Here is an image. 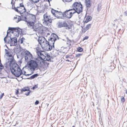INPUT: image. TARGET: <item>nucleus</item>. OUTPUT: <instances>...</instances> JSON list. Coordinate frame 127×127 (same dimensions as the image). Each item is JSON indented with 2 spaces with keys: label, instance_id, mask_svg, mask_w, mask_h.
Masks as SVG:
<instances>
[{
  "label": "nucleus",
  "instance_id": "nucleus-1",
  "mask_svg": "<svg viewBox=\"0 0 127 127\" xmlns=\"http://www.w3.org/2000/svg\"><path fill=\"white\" fill-rule=\"evenodd\" d=\"M8 56L12 58L9 59V61L6 63L5 66V71L7 73L11 71L15 76L19 77L22 74L21 70L15 61L12 55L10 54L8 55Z\"/></svg>",
  "mask_w": 127,
  "mask_h": 127
},
{
  "label": "nucleus",
  "instance_id": "nucleus-2",
  "mask_svg": "<svg viewBox=\"0 0 127 127\" xmlns=\"http://www.w3.org/2000/svg\"><path fill=\"white\" fill-rule=\"evenodd\" d=\"M50 60V56L44 53V55L42 54L37 57V62L40 63V65L42 66V68L44 69H46L48 67V64L46 62V61H48Z\"/></svg>",
  "mask_w": 127,
  "mask_h": 127
},
{
  "label": "nucleus",
  "instance_id": "nucleus-3",
  "mask_svg": "<svg viewBox=\"0 0 127 127\" xmlns=\"http://www.w3.org/2000/svg\"><path fill=\"white\" fill-rule=\"evenodd\" d=\"M39 44L41 47L44 50L49 51L51 50L52 47L49 44L45 38L43 36H40L39 37L38 40Z\"/></svg>",
  "mask_w": 127,
  "mask_h": 127
},
{
  "label": "nucleus",
  "instance_id": "nucleus-4",
  "mask_svg": "<svg viewBox=\"0 0 127 127\" xmlns=\"http://www.w3.org/2000/svg\"><path fill=\"white\" fill-rule=\"evenodd\" d=\"M57 25L59 28L65 27L66 29L69 30L71 29L73 25L72 22L70 20L66 21H60L58 23Z\"/></svg>",
  "mask_w": 127,
  "mask_h": 127
},
{
  "label": "nucleus",
  "instance_id": "nucleus-5",
  "mask_svg": "<svg viewBox=\"0 0 127 127\" xmlns=\"http://www.w3.org/2000/svg\"><path fill=\"white\" fill-rule=\"evenodd\" d=\"M21 18L25 21L36 22V17L35 15L31 14L28 12H26L24 15L22 16Z\"/></svg>",
  "mask_w": 127,
  "mask_h": 127
},
{
  "label": "nucleus",
  "instance_id": "nucleus-6",
  "mask_svg": "<svg viewBox=\"0 0 127 127\" xmlns=\"http://www.w3.org/2000/svg\"><path fill=\"white\" fill-rule=\"evenodd\" d=\"M72 10H74L75 13L79 14L82 11L83 7L80 2H75L72 5Z\"/></svg>",
  "mask_w": 127,
  "mask_h": 127
},
{
  "label": "nucleus",
  "instance_id": "nucleus-7",
  "mask_svg": "<svg viewBox=\"0 0 127 127\" xmlns=\"http://www.w3.org/2000/svg\"><path fill=\"white\" fill-rule=\"evenodd\" d=\"M37 57L35 61L31 60L28 62L27 64L28 67L32 70H34L35 68H37L38 65L42 68V66L40 64V63H38L37 62Z\"/></svg>",
  "mask_w": 127,
  "mask_h": 127
},
{
  "label": "nucleus",
  "instance_id": "nucleus-8",
  "mask_svg": "<svg viewBox=\"0 0 127 127\" xmlns=\"http://www.w3.org/2000/svg\"><path fill=\"white\" fill-rule=\"evenodd\" d=\"M74 11L72 9H69L64 12L63 13V17L68 19H70L75 13Z\"/></svg>",
  "mask_w": 127,
  "mask_h": 127
},
{
  "label": "nucleus",
  "instance_id": "nucleus-9",
  "mask_svg": "<svg viewBox=\"0 0 127 127\" xmlns=\"http://www.w3.org/2000/svg\"><path fill=\"white\" fill-rule=\"evenodd\" d=\"M44 24L46 26L49 25L50 23L52 22V20L53 19L47 13H46L44 15Z\"/></svg>",
  "mask_w": 127,
  "mask_h": 127
},
{
  "label": "nucleus",
  "instance_id": "nucleus-10",
  "mask_svg": "<svg viewBox=\"0 0 127 127\" xmlns=\"http://www.w3.org/2000/svg\"><path fill=\"white\" fill-rule=\"evenodd\" d=\"M57 37V35L56 34H52L49 37L48 42L49 45L51 46L52 47V46H54V42Z\"/></svg>",
  "mask_w": 127,
  "mask_h": 127
},
{
  "label": "nucleus",
  "instance_id": "nucleus-11",
  "mask_svg": "<svg viewBox=\"0 0 127 127\" xmlns=\"http://www.w3.org/2000/svg\"><path fill=\"white\" fill-rule=\"evenodd\" d=\"M8 30L9 32L13 33L14 35L16 37H18L19 35V33L21 31V30L18 28H9Z\"/></svg>",
  "mask_w": 127,
  "mask_h": 127
},
{
  "label": "nucleus",
  "instance_id": "nucleus-12",
  "mask_svg": "<svg viewBox=\"0 0 127 127\" xmlns=\"http://www.w3.org/2000/svg\"><path fill=\"white\" fill-rule=\"evenodd\" d=\"M14 8L16 11L21 14H23L26 11L23 3H20L19 6L17 7L16 8L15 7Z\"/></svg>",
  "mask_w": 127,
  "mask_h": 127
},
{
  "label": "nucleus",
  "instance_id": "nucleus-13",
  "mask_svg": "<svg viewBox=\"0 0 127 127\" xmlns=\"http://www.w3.org/2000/svg\"><path fill=\"white\" fill-rule=\"evenodd\" d=\"M51 12L57 18H61L63 15V13L61 12L56 10L52 9L51 10Z\"/></svg>",
  "mask_w": 127,
  "mask_h": 127
},
{
  "label": "nucleus",
  "instance_id": "nucleus-14",
  "mask_svg": "<svg viewBox=\"0 0 127 127\" xmlns=\"http://www.w3.org/2000/svg\"><path fill=\"white\" fill-rule=\"evenodd\" d=\"M27 23V25L28 27L31 29H33L35 26V22L29 21H25Z\"/></svg>",
  "mask_w": 127,
  "mask_h": 127
},
{
  "label": "nucleus",
  "instance_id": "nucleus-15",
  "mask_svg": "<svg viewBox=\"0 0 127 127\" xmlns=\"http://www.w3.org/2000/svg\"><path fill=\"white\" fill-rule=\"evenodd\" d=\"M46 28L42 25L37 32L40 34H45L46 32Z\"/></svg>",
  "mask_w": 127,
  "mask_h": 127
},
{
  "label": "nucleus",
  "instance_id": "nucleus-16",
  "mask_svg": "<svg viewBox=\"0 0 127 127\" xmlns=\"http://www.w3.org/2000/svg\"><path fill=\"white\" fill-rule=\"evenodd\" d=\"M40 45L39 44H38L35 48V49L36 50V52L38 57L42 54L41 52L42 51L41 50V47Z\"/></svg>",
  "mask_w": 127,
  "mask_h": 127
},
{
  "label": "nucleus",
  "instance_id": "nucleus-17",
  "mask_svg": "<svg viewBox=\"0 0 127 127\" xmlns=\"http://www.w3.org/2000/svg\"><path fill=\"white\" fill-rule=\"evenodd\" d=\"M32 58V56L30 52H28L25 55V59L26 61L31 60Z\"/></svg>",
  "mask_w": 127,
  "mask_h": 127
},
{
  "label": "nucleus",
  "instance_id": "nucleus-18",
  "mask_svg": "<svg viewBox=\"0 0 127 127\" xmlns=\"http://www.w3.org/2000/svg\"><path fill=\"white\" fill-rule=\"evenodd\" d=\"M42 25L39 24H35L33 29L35 31L37 32Z\"/></svg>",
  "mask_w": 127,
  "mask_h": 127
},
{
  "label": "nucleus",
  "instance_id": "nucleus-19",
  "mask_svg": "<svg viewBox=\"0 0 127 127\" xmlns=\"http://www.w3.org/2000/svg\"><path fill=\"white\" fill-rule=\"evenodd\" d=\"M92 18L90 16L86 17L84 19L83 22L84 24L87 23L92 20Z\"/></svg>",
  "mask_w": 127,
  "mask_h": 127
},
{
  "label": "nucleus",
  "instance_id": "nucleus-20",
  "mask_svg": "<svg viewBox=\"0 0 127 127\" xmlns=\"http://www.w3.org/2000/svg\"><path fill=\"white\" fill-rule=\"evenodd\" d=\"M86 4L87 7H90L91 6V0H87L86 2Z\"/></svg>",
  "mask_w": 127,
  "mask_h": 127
},
{
  "label": "nucleus",
  "instance_id": "nucleus-21",
  "mask_svg": "<svg viewBox=\"0 0 127 127\" xmlns=\"http://www.w3.org/2000/svg\"><path fill=\"white\" fill-rule=\"evenodd\" d=\"M30 88L27 87H24L23 88L21 89V91L22 92H25L27 91H29Z\"/></svg>",
  "mask_w": 127,
  "mask_h": 127
},
{
  "label": "nucleus",
  "instance_id": "nucleus-22",
  "mask_svg": "<svg viewBox=\"0 0 127 127\" xmlns=\"http://www.w3.org/2000/svg\"><path fill=\"white\" fill-rule=\"evenodd\" d=\"M16 0H12L11 1V3L12 5V9H13L14 8H15V6L14 5V4L15 1H16Z\"/></svg>",
  "mask_w": 127,
  "mask_h": 127
},
{
  "label": "nucleus",
  "instance_id": "nucleus-23",
  "mask_svg": "<svg viewBox=\"0 0 127 127\" xmlns=\"http://www.w3.org/2000/svg\"><path fill=\"white\" fill-rule=\"evenodd\" d=\"M91 24H89L87 25L85 28V29L87 31L89 30L90 28H91Z\"/></svg>",
  "mask_w": 127,
  "mask_h": 127
},
{
  "label": "nucleus",
  "instance_id": "nucleus-24",
  "mask_svg": "<svg viewBox=\"0 0 127 127\" xmlns=\"http://www.w3.org/2000/svg\"><path fill=\"white\" fill-rule=\"evenodd\" d=\"M77 50L78 51L80 52H81L83 51V49L80 47H79L77 48Z\"/></svg>",
  "mask_w": 127,
  "mask_h": 127
},
{
  "label": "nucleus",
  "instance_id": "nucleus-25",
  "mask_svg": "<svg viewBox=\"0 0 127 127\" xmlns=\"http://www.w3.org/2000/svg\"><path fill=\"white\" fill-rule=\"evenodd\" d=\"M38 75V74H35L32 76L31 77V78L32 79H33L37 77Z\"/></svg>",
  "mask_w": 127,
  "mask_h": 127
},
{
  "label": "nucleus",
  "instance_id": "nucleus-26",
  "mask_svg": "<svg viewBox=\"0 0 127 127\" xmlns=\"http://www.w3.org/2000/svg\"><path fill=\"white\" fill-rule=\"evenodd\" d=\"M121 100L122 102L124 103L125 101V99L124 97L123 96H122L121 98Z\"/></svg>",
  "mask_w": 127,
  "mask_h": 127
},
{
  "label": "nucleus",
  "instance_id": "nucleus-27",
  "mask_svg": "<svg viewBox=\"0 0 127 127\" xmlns=\"http://www.w3.org/2000/svg\"><path fill=\"white\" fill-rule=\"evenodd\" d=\"M24 75L26 76H29L31 75V74H29L27 73L25 71H24L22 73Z\"/></svg>",
  "mask_w": 127,
  "mask_h": 127
},
{
  "label": "nucleus",
  "instance_id": "nucleus-28",
  "mask_svg": "<svg viewBox=\"0 0 127 127\" xmlns=\"http://www.w3.org/2000/svg\"><path fill=\"white\" fill-rule=\"evenodd\" d=\"M32 1V2L33 3H36L39 2V0H31Z\"/></svg>",
  "mask_w": 127,
  "mask_h": 127
},
{
  "label": "nucleus",
  "instance_id": "nucleus-29",
  "mask_svg": "<svg viewBox=\"0 0 127 127\" xmlns=\"http://www.w3.org/2000/svg\"><path fill=\"white\" fill-rule=\"evenodd\" d=\"M19 89H18L17 90H16L15 92V94L16 95H18L19 94Z\"/></svg>",
  "mask_w": 127,
  "mask_h": 127
},
{
  "label": "nucleus",
  "instance_id": "nucleus-30",
  "mask_svg": "<svg viewBox=\"0 0 127 127\" xmlns=\"http://www.w3.org/2000/svg\"><path fill=\"white\" fill-rule=\"evenodd\" d=\"M89 38L88 36H86L83 39V41H84V40L88 39Z\"/></svg>",
  "mask_w": 127,
  "mask_h": 127
},
{
  "label": "nucleus",
  "instance_id": "nucleus-31",
  "mask_svg": "<svg viewBox=\"0 0 127 127\" xmlns=\"http://www.w3.org/2000/svg\"><path fill=\"white\" fill-rule=\"evenodd\" d=\"M14 42V45H15L16 44L17 41V40H16L15 41H13L12 40L11 41V43H12V42Z\"/></svg>",
  "mask_w": 127,
  "mask_h": 127
},
{
  "label": "nucleus",
  "instance_id": "nucleus-32",
  "mask_svg": "<svg viewBox=\"0 0 127 127\" xmlns=\"http://www.w3.org/2000/svg\"><path fill=\"white\" fill-rule=\"evenodd\" d=\"M64 1L66 2H71L72 1V0H63Z\"/></svg>",
  "mask_w": 127,
  "mask_h": 127
},
{
  "label": "nucleus",
  "instance_id": "nucleus-33",
  "mask_svg": "<svg viewBox=\"0 0 127 127\" xmlns=\"http://www.w3.org/2000/svg\"><path fill=\"white\" fill-rule=\"evenodd\" d=\"M4 93H2L0 96V99H1L2 98L3 96H4Z\"/></svg>",
  "mask_w": 127,
  "mask_h": 127
},
{
  "label": "nucleus",
  "instance_id": "nucleus-34",
  "mask_svg": "<svg viewBox=\"0 0 127 127\" xmlns=\"http://www.w3.org/2000/svg\"><path fill=\"white\" fill-rule=\"evenodd\" d=\"M28 92L26 93H25V94L27 95H29L30 92V90Z\"/></svg>",
  "mask_w": 127,
  "mask_h": 127
},
{
  "label": "nucleus",
  "instance_id": "nucleus-35",
  "mask_svg": "<svg viewBox=\"0 0 127 127\" xmlns=\"http://www.w3.org/2000/svg\"><path fill=\"white\" fill-rule=\"evenodd\" d=\"M37 88V86L36 85H35L34 86L32 87V89L34 90V89L36 88Z\"/></svg>",
  "mask_w": 127,
  "mask_h": 127
},
{
  "label": "nucleus",
  "instance_id": "nucleus-36",
  "mask_svg": "<svg viewBox=\"0 0 127 127\" xmlns=\"http://www.w3.org/2000/svg\"><path fill=\"white\" fill-rule=\"evenodd\" d=\"M39 103V101L38 100H36L35 102V105L38 104Z\"/></svg>",
  "mask_w": 127,
  "mask_h": 127
},
{
  "label": "nucleus",
  "instance_id": "nucleus-37",
  "mask_svg": "<svg viewBox=\"0 0 127 127\" xmlns=\"http://www.w3.org/2000/svg\"><path fill=\"white\" fill-rule=\"evenodd\" d=\"M6 36L4 38V40L5 42H6Z\"/></svg>",
  "mask_w": 127,
  "mask_h": 127
},
{
  "label": "nucleus",
  "instance_id": "nucleus-38",
  "mask_svg": "<svg viewBox=\"0 0 127 127\" xmlns=\"http://www.w3.org/2000/svg\"><path fill=\"white\" fill-rule=\"evenodd\" d=\"M9 52V51H7V52L6 53V54L7 55V56L9 54H10Z\"/></svg>",
  "mask_w": 127,
  "mask_h": 127
},
{
  "label": "nucleus",
  "instance_id": "nucleus-39",
  "mask_svg": "<svg viewBox=\"0 0 127 127\" xmlns=\"http://www.w3.org/2000/svg\"><path fill=\"white\" fill-rule=\"evenodd\" d=\"M66 61H68V62H69V61L68 60H66Z\"/></svg>",
  "mask_w": 127,
  "mask_h": 127
},
{
  "label": "nucleus",
  "instance_id": "nucleus-40",
  "mask_svg": "<svg viewBox=\"0 0 127 127\" xmlns=\"http://www.w3.org/2000/svg\"><path fill=\"white\" fill-rule=\"evenodd\" d=\"M72 127H75V126H73Z\"/></svg>",
  "mask_w": 127,
  "mask_h": 127
},
{
  "label": "nucleus",
  "instance_id": "nucleus-41",
  "mask_svg": "<svg viewBox=\"0 0 127 127\" xmlns=\"http://www.w3.org/2000/svg\"><path fill=\"white\" fill-rule=\"evenodd\" d=\"M22 42H21V43H22Z\"/></svg>",
  "mask_w": 127,
  "mask_h": 127
},
{
  "label": "nucleus",
  "instance_id": "nucleus-42",
  "mask_svg": "<svg viewBox=\"0 0 127 127\" xmlns=\"http://www.w3.org/2000/svg\"><path fill=\"white\" fill-rule=\"evenodd\" d=\"M20 21V20H19V21Z\"/></svg>",
  "mask_w": 127,
  "mask_h": 127
}]
</instances>
